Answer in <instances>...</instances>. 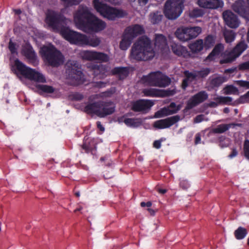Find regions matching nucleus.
<instances>
[{"label": "nucleus", "instance_id": "57", "mask_svg": "<svg viewBox=\"0 0 249 249\" xmlns=\"http://www.w3.org/2000/svg\"><path fill=\"white\" fill-rule=\"evenodd\" d=\"M8 47L12 54H14L17 53V48L16 47V44L10 41Z\"/></svg>", "mask_w": 249, "mask_h": 249}, {"label": "nucleus", "instance_id": "4", "mask_svg": "<svg viewBox=\"0 0 249 249\" xmlns=\"http://www.w3.org/2000/svg\"><path fill=\"white\" fill-rule=\"evenodd\" d=\"M94 8L103 17L109 20H114L117 18H121L126 15L122 10L118 9L107 5L100 0H93Z\"/></svg>", "mask_w": 249, "mask_h": 249}, {"label": "nucleus", "instance_id": "13", "mask_svg": "<svg viewBox=\"0 0 249 249\" xmlns=\"http://www.w3.org/2000/svg\"><path fill=\"white\" fill-rule=\"evenodd\" d=\"M208 98V94L205 90H201L192 96L186 104V108L191 109L202 103Z\"/></svg>", "mask_w": 249, "mask_h": 249}, {"label": "nucleus", "instance_id": "30", "mask_svg": "<svg viewBox=\"0 0 249 249\" xmlns=\"http://www.w3.org/2000/svg\"><path fill=\"white\" fill-rule=\"evenodd\" d=\"M224 45L221 43L216 44L212 51L209 53L206 58L208 61H213L216 56L218 55L224 50Z\"/></svg>", "mask_w": 249, "mask_h": 249}, {"label": "nucleus", "instance_id": "26", "mask_svg": "<svg viewBox=\"0 0 249 249\" xmlns=\"http://www.w3.org/2000/svg\"><path fill=\"white\" fill-rule=\"evenodd\" d=\"M171 48L173 52L178 56L187 58L190 56V53L187 48L180 45L174 43L171 46Z\"/></svg>", "mask_w": 249, "mask_h": 249}, {"label": "nucleus", "instance_id": "28", "mask_svg": "<svg viewBox=\"0 0 249 249\" xmlns=\"http://www.w3.org/2000/svg\"><path fill=\"white\" fill-rule=\"evenodd\" d=\"M209 80L210 87L214 89L218 88L223 83L226 82L227 78L225 76H213L210 77Z\"/></svg>", "mask_w": 249, "mask_h": 249}, {"label": "nucleus", "instance_id": "5", "mask_svg": "<svg viewBox=\"0 0 249 249\" xmlns=\"http://www.w3.org/2000/svg\"><path fill=\"white\" fill-rule=\"evenodd\" d=\"M16 69L24 77L31 81L37 83H46V79L44 75L36 70L27 67L18 59L15 60Z\"/></svg>", "mask_w": 249, "mask_h": 249}, {"label": "nucleus", "instance_id": "49", "mask_svg": "<svg viewBox=\"0 0 249 249\" xmlns=\"http://www.w3.org/2000/svg\"><path fill=\"white\" fill-rule=\"evenodd\" d=\"M243 150L244 156L249 160V140H245L244 143Z\"/></svg>", "mask_w": 249, "mask_h": 249}, {"label": "nucleus", "instance_id": "63", "mask_svg": "<svg viewBox=\"0 0 249 249\" xmlns=\"http://www.w3.org/2000/svg\"><path fill=\"white\" fill-rule=\"evenodd\" d=\"M141 206L142 207H150L152 206V203L150 201H148L147 202H142L140 204Z\"/></svg>", "mask_w": 249, "mask_h": 249}, {"label": "nucleus", "instance_id": "64", "mask_svg": "<svg viewBox=\"0 0 249 249\" xmlns=\"http://www.w3.org/2000/svg\"><path fill=\"white\" fill-rule=\"evenodd\" d=\"M97 128L100 129L101 131H104L105 130V128L101 124L100 121H97L96 123Z\"/></svg>", "mask_w": 249, "mask_h": 249}, {"label": "nucleus", "instance_id": "54", "mask_svg": "<svg viewBox=\"0 0 249 249\" xmlns=\"http://www.w3.org/2000/svg\"><path fill=\"white\" fill-rule=\"evenodd\" d=\"M239 102L241 104L249 103V91L239 97Z\"/></svg>", "mask_w": 249, "mask_h": 249}, {"label": "nucleus", "instance_id": "24", "mask_svg": "<svg viewBox=\"0 0 249 249\" xmlns=\"http://www.w3.org/2000/svg\"><path fill=\"white\" fill-rule=\"evenodd\" d=\"M154 44L155 48L160 52L168 48L166 38L161 34L155 35Z\"/></svg>", "mask_w": 249, "mask_h": 249}, {"label": "nucleus", "instance_id": "50", "mask_svg": "<svg viewBox=\"0 0 249 249\" xmlns=\"http://www.w3.org/2000/svg\"><path fill=\"white\" fill-rule=\"evenodd\" d=\"M64 4L68 7L72 5H78L82 0H61Z\"/></svg>", "mask_w": 249, "mask_h": 249}, {"label": "nucleus", "instance_id": "56", "mask_svg": "<svg viewBox=\"0 0 249 249\" xmlns=\"http://www.w3.org/2000/svg\"><path fill=\"white\" fill-rule=\"evenodd\" d=\"M107 83L103 82V81H99L94 82L93 83V87L97 88H104L106 86Z\"/></svg>", "mask_w": 249, "mask_h": 249}, {"label": "nucleus", "instance_id": "51", "mask_svg": "<svg viewBox=\"0 0 249 249\" xmlns=\"http://www.w3.org/2000/svg\"><path fill=\"white\" fill-rule=\"evenodd\" d=\"M235 83L240 87L249 89V81L240 80L236 81Z\"/></svg>", "mask_w": 249, "mask_h": 249}, {"label": "nucleus", "instance_id": "38", "mask_svg": "<svg viewBox=\"0 0 249 249\" xmlns=\"http://www.w3.org/2000/svg\"><path fill=\"white\" fill-rule=\"evenodd\" d=\"M215 37L214 36L209 35L204 39V46L206 49L211 48L215 43Z\"/></svg>", "mask_w": 249, "mask_h": 249}, {"label": "nucleus", "instance_id": "19", "mask_svg": "<svg viewBox=\"0 0 249 249\" xmlns=\"http://www.w3.org/2000/svg\"><path fill=\"white\" fill-rule=\"evenodd\" d=\"M179 110V108L177 107L174 102H172L169 106L166 108L164 107L156 112L154 115L155 118H158L176 113Z\"/></svg>", "mask_w": 249, "mask_h": 249}, {"label": "nucleus", "instance_id": "48", "mask_svg": "<svg viewBox=\"0 0 249 249\" xmlns=\"http://www.w3.org/2000/svg\"><path fill=\"white\" fill-rule=\"evenodd\" d=\"M238 89L233 85L227 86L225 88V93L227 94H236L238 93Z\"/></svg>", "mask_w": 249, "mask_h": 249}, {"label": "nucleus", "instance_id": "20", "mask_svg": "<svg viewBox=\"0 0 249 249\" xmlns=\"http://www.w3.org/2000/svg\"><path fill=\"white\" fill-rule=\"evenodd\" d=\"M100 117L103 118L114 112L115 106L113 105L112 102L100 101Z\"/></svg>", "mask_w": 249, "mask_h": 249}, {"label": "nucleus", "instance_id": "41", "mask_svg": "<svg viewBox=\"0 0 249 249\" xmlns=\"http://www.w3.org/2000/svg\"><path fill=\"white\" fill-rule=\"evenodd\" d=\"M109 60V56L104 53L96 52L95 60L100 62H107Z\"/></svg>", "mask_w": 249, "mask_h": 249}, {"label": "nucleus", "instance_id": "7", "mask_svg": "<svg viewBox=\"0 0 249 249\" xmlns=\"http://www.w3.org/2000/svg\"><path fill=\"white\" fill-rule=\"evenodd\" d=\"M143 83L154 87L164 88L171 83V79L160 71L150 73L147 75L143 76L142 78Z\"/></svg>", "mask_w": 249, "mask_h": 249}, {"label": "nucleus", "instance_id": "27", "mask_svg": "<svg viewBox=\"0 0 249 249\" xmlns=\"http://www.w3.org/2000/svg\"><path fill=\"white\" fill-rule=\"evenodd\" d=\"M100 101L89 103L87 105L85 108L84 111L89 114H95L100 117Z\"/></svg>", "mask_w": 249, "mask_h": 249}, {"label": "nucleus", "instance_id": "40", "mask_svg": "<svg viewBox=\"0 0 249 249\" xmlns=\"http://www.w3.org/2000/svg\"><path fill=\"white\" fill-rule=\"evenodd\" d=\"M124 123L128 126L138 127L141 124V122L137 118H127L124 120Z\"/></svg>", "mask_w": 249, "mask_h": 249}, {"label": "nucleus", "instance_id": "46", "mask_svg": "<svg viewBox=\"0 0 249 249\" xmlns=\"http://www.w3.org/2000/svg\"><path fill=\"white\" fill-rule=\"evenodd\" d=\"M203 11L199 8H195L189 12L190 17L193 18L201 17L203 15Z\"/></svg>", "mask_w": 249, "mask_h": 249}, {"label": "nucleus", "instance_id": "29", "mask_svg": "<svg viewBox=\"0 0 249 249\" xmlns=\"http://www.w3.org/2000/svg\"><path fill=\"white\" fill-rule=\"evenodd\" d=\"M231 126H238L241 127V124L231 123L229 124H220L218 125L216 127L212 129V132L213 133L221 134L223 133L228 130Z\"/></svg>", "mask_w": 249, "mask_h": 249}, {"label": "nucleus", "instance_id": "23", "mask_svg": "<svg viewBox=\"0 0 249 249\" xmlns=\"http://www.w3.org/2000/svg\"><path fill=\"white\" fill-rule=\"evenodd\" d=\"M198 5L204 8L216 9L223 6V2L221 0H198Z\"/></svg>", "mask_w": 249, "mask_h": 249}, {"label": "nucleus", "instance_id": "47", "mask_svg": "<svg viewBox=\"0 0 249 249\" xmlns=\"http://www.w3.org/2000/svg\"><path fill=\"white\" fill-rule=\"evenodd\" d=\"M210 71L211 70L209 68L202 69L200 71L196 72L197 77L202 78H205L210 73Z\"/></svg>", "mask_w": 249, "mask_h": 249}, {"label": "nucleus", "instance_id": "39", "mask_svg": "<svg viewBox=\"0 0 249 249\" xmlns=\"http://www.w3.org/2000/svg\"><path fill=\"white\" fill-rule=\"evenodd\" d=\"M36 88L45 93H53L55 91V89L53 87L47 85L38 84L36 86Z\"/></svg>", "mask_w": 249, "mask_h": 249}, {"label": "nucleus", "instance_id": "61", "mask_svg": "<svg viewBox=\"0 0 249 249\" xmlns=\"http://www.w3.org/2000/svg\"><path fill=\"white\" fill-rule=\"evenodd\" d=\"M238 155V152L236 148H233L231 153L229 155V158L232 159Z\"/></svg>", "mask_w": 249, "mask_h": 249}, {"label": "nucleus", "instance_id": "59", "mask_svg": "<svg viewBox=\"0 0 249 249\" xmlns=\"http://www.w3.org/2000/svg\"><path fill=\"white\" fill-rule=\"evenodd\" d=\"M204 120V115L200 114L197 115L194 119V123H199L203 121Z\"/></svg>", "mask_w": 249, "mask_h": 249}, {"label": "nucleus", "instance_id": "16", "mask_svg": "<svg viewBox=\"0 0 249 249\" xmlns=\"http://www.w3.org/2000/svg\"><path fill=\"white\" fill-rule=\"evenodd\" d=\"M233 10L245 18H249V9L243 0L236 1L232 5Z\"/></svg>", "mask_w": 249, "mask_h": 249}, {"label": "nucleus", "instance_id": "22", "mask_svg": "<svg viewBox=\"0 0 249 249\" xmlns=\"http://www.w3.org/2000/svg\"><path fill=\"white\" fill-rule=\"evenodd\" d=\"M91 69L95 77L99 76L100 78H104L108 74V66L107 65L93 64L91 65Z\"/></svg>", "mask_w": 249, "mask_h": 249}, {"label": "nucleus", "instance_id": "42", "mask_svg": "<svg viewBox=\"0 0 249 249\" xmlns=\"http://www.w3.org/2000/svg\"><path fill=\"white\" fill-rule=\"evenodd\" d=\"M96 51H86L83 52L82 57L87 60H95Z\"/></svg>", "mask_w": 249, "mask_h": 249}, {"label": "nucleus", "instance_id": "6", "mask_svg": "<svg viewBox=\"0 0 249 249\" xmlns=\"http://www.w3.org/2000/svg\"><path fill=\"white\" fill-rule=\"evenodd\" d=\"M66 73L67 79L71 80L73 86H78L85 82L84 75L76 61H69L67 63Z\"/></svg>", "mask_w": 249, "mask_h": 249}, {"label": "nucleus", "instance_id": "25", "mask_svg": "<svg viewBox=\"0 0 249 249\" xmlns=\"http://www.w3.org/2000/svg\"><path fill=\"white\" fill-rule=\"evenodd\" d=\"M112 75H117L120 80H124L128 76L129 71L128 67H116L111 71Z\"/></svg>", "mask_w": 249, "mask_h": 249}, {"label": "nucleus", "instance_id": "8", "mask_svg": "<svg viewBox=\"0 0 249 249\" xmlns=\"http://www.w3.org/2000/svg\"><path fill=\"white\" fill-rule=\"evenodd\" d=\"M66 18L61 13L53 10H48L45 19L47 25L55 31H61L66 22Z\"/></svg>", "mask_w": 249, "mask_h": 249}, {"label": "nucleus", "instance_id": "44", "mask_svg": "<svg viewBox=\"0 0 249 249\" xmlns=\"http://www.w3.org/2000/svg\"><path fill=\"white\" fill-rule=\"evenodd\" d=\"M238 56H236L235 53L232 50L224 59L220 60V63H229L233 61Z\"/></svg>", "mask_w": 249, "mask_h": 249}, {"label": "nucleus", "instance_id": "17", "mask_svg": "<svg viewBox=\"0 0 249 249\" xmlns=\"http://www.w3.org/2000/svg\"><path fill=\"white\" fill-rule=\"evenodd\" d=\"M144 94L146 96L149 97H160V96H168L173 95L174 93L173 90H160L156 89L149 88L144 89L143 91Z\"/></svg>", "mask_w": 249, "mask_h": 249}, {"label": "nucleus", "instance_id": "43", "mask_svg": "<svg viewBox=\"0 0 249 249\" xmlns=\"http://www.w3.org/2000/svg\"><path fill=\"white\" fill-rule=\"evenodd\" d=\"M238 56H236L235 53L232 50L224 59L220 60V63H229L233 61Z\"/></svg>", "mask_w": 249, "mask_h": 249}, {"label": "nucleus", "instance_id": "11", "mask_svg": "<svg viewBox=\"0 0 249 249\" xmlns=\"http://www.w3.org/2000/svg\"><path fill=\"white\" fill-rule=\"evenodd\" d=\"M60 33L71 44L81 46L82 43L86 42L85 35L71 30L69 27H63L61 30Z\"/></svg>", "mask_w": 249, "mask_h": 249}, {"label": "nucleus", "instance_id": "15", "mask_svg": "<svg viewBox=\"0 0 249 249\" xmlns=\"http://www.w3.org/2000/svg\"><path fill=\"white\" fill-rule=\"evenodd\" d=\"M180 119L178 115H175L164 119L156 121L154 124V127L158 129H164L170 127Z\"/></svg>", "mask_w": 249, "mask_h": 249}, {"label": "nucleus", "instance_id": "3", "mask_svg": "<svg viewBox=\"0 0 249 249\" xmlns=\"http://www.w3.org/2000/svg\"><path fill=\"white\" fill-rule=\"evenodd\" d=\"M40 53L44 60L52 67H57L64 62L63 55L53 45L43 46Z\"/></svg>", "mask_w": 249, "mask_h": 249}, {"label": "nucleus", "instance_id": "1", "mask_svg": "<svg viewBox=\"0 0 249 249\" xmlns=\"http://www.w3.org/2000/svg\"><path fill=\"white\" fill-rule=\"evenodd\" d=\"M74 20L78 28L84 32H99L103 30L106 23L94 16L89 8L83 5L78 7L74 14Z\"/></svg>", "mask_w": 249, "mask_h": 249}, {"label": "nucleus", "instance_id": "32", "mask_svg": "<svg viewBox=\"0 0 249 249\" xmlns=\"http://www.w3.org/2000/svg\"><path fill=\"white\" fill-rule=\"evenodd\" d=\"M247 45L244 40H241L233 49V53H235L236 56H239L247 48Z\"/></svg>", "mask_w": 249, "mask_h": 249}, {"label": "nucleus", "instance_id": "37", "mask_svg": "<svg viewBox=\"0 0 249 249\" xmlns=\"http://www.w3.org/2000/svg\"><path fill=\"white\" fill-rule=\"evenodd\" d=\"M149 17L150 22L153 24L159 23L162 18V15L159 11L151 13Z\"/></svg>", "mask_w": 249, "mask_h": 249}, {"label": "nucleus", "instance_id": "2", "mask_svg": "<svg viewBox=\"0 0 249 249\" xmlns=\"http://www.w3.org/2000/svg\"><path fill=\"white\" fill-rule=\"evenodd\" d=\"M154 56L155 52L152 47L151 40L145 36L140 37L131 49V58L137 61L151 60Z\"/></svg>", "mask_w": 249, "mask_h": 249}, {"label": "nucleus", "instance_id": "9", "mask_svg": "<svg viewBox=\"0 0 249 249\" xmlns=\"http://www.w3.org/2000/svg\"><path fill=\"white\" fill-rule=\"evenodd\" d=\"M184 0H167L164 5V13L170 19H175L182 12Z\"/></svg>", "mask_w": 249, "mask_h": 249}, {"label": "nucleus", "instance_id": "10", "mask_svg": "<svg viewBox=\"0 0 249 249\" xmlns=\"http://www.w3.org/2000/svg\"><path fill=\"white\" fill-rule=\"evenodd\" d=\"M201 32V28L199 27L182 26L177 29L175 35L179 40L185 42L196 38Z\"/></svg>", "mask_w": 249, "mask_h": 249}, {"label": "nucleus", "instance_id": "33", "mask_svg": "<svg viewBox=\"0 0 249 249\" xmlns=\"http://www.w3.org/2000/svg\"><path fill=\"white\" fill-rule=\"evenodd\" d=\"M132 39H130L129 36H128L124 33L122 40L120 43V48L122 50H126L130 46Z\"/></svg>", "mask_w": 249, "mask_h": 249}, {"label": "nucleus", "instance_id": "52", "mask_svg": "<svg viewBox=\"0 0 249 249\" xmlns=\"http://www.w3.org/2000/svg\"><path fill=\"white\" fill-rule=\"evenodd\" d=\"M70 98L72 101H79L84 98V96L80 93L75 92L70 96Z\"/></svg>", "mask_w": 249, "mask_h": 249}, {"label": "nucleus", "instance_id": "45", "mask_svg": "<svg viewBox=\"0 0 249 249\" xmlns=\"http://www.w3.org/2000/svg\"><path fill=\"white\" fill-rule=\"evenodd\" d=\"M214 100L215 101L218 102V103L223 105L229 104L232 101V98L229 96H218L215 98Z\"/></svg>", "mask_w": 249, "mask_h": 249}, {"label": "nucleus", "instance_id": "18", "mask_svg": "<svg viewBox=\"0 0 249 249\" xmlns=\"http://www.w3.org/2000/svg\"><path fill=\"white\" fill-rule=\"evenodd\" d=\"M144 33L143 27L139 24H134L127 27L124 30V33L129 36L130 39H133L137 36Z\"/></svg>", "mask_w": 249, "mask_h": 249}, {"label": "nucleus", "instance_id": "35", "mask_svg": "<svg viewBox=\"0 0 249 249\" xmlns=\"http://www.w3.org/2000/svg\"><path fill=\"white\" fill-rule=\"evenodd\" d=\"M223 36L226 42L230 43L234 40L236 34L232 30H225L223 33Z\"/></svg>", "mask_w": 249, "mask_h": 249}, {"label": "nucleus", "instance_id": "60", "mask_svg": "<svg viewBox=\"0 0 249 249\" xmlns=\"http://www.w3.org/2000/svg\"><path fill=\"white\" fill-rule=\"evenodd\" d=\"M201 142V135L200 133L196 134L195 139V144L196 145L200 143Z\"/></svg>", "mask_w": 249, "mask_h": 249}, {"label": "nucleus", "instance_id": "36", "mask_svg": "<svg viewBox=\"0 0 249 249\" xmlns=\"http://www.w3.org/2000/svg\"><path fill=\"white\" fill-rule=\"evenodd\" d=\"M248 231L246 229L239 227L234 232L235 237L237 240H242L244 239L247 235Z\"/></svg>", "mask_w": 249, "mask_h": 249}, {"label": "nucleus", "instance_id": "12", "mask_svg": "<svg viewBox=\"0 0 249 249\" xmlns=\"http://www.w3.org/2000/svg\"><path fill=\"white\" fill-rule=\"evenodd\" d=\"M154 105L153 101L147 99H139L131 104V109L136 112L147 113Z\"/></svg>", "mask_w": 249, "mask_h": 249}, {"label": "nucleus", "instance_id": "14", "mask_svg": "<svg viewBox=\"0 0 249 249\" xmlns=\"http://www.w3.org/2000/svg\"><path fill=\"white\" fill-rule=\"evenodd\" d=\"M225 24L231 28H237L240 24V20L237 15L230 10H226L222 14Z\"/></svg>", "mask_w": 249, "mask_h": 249}, {"label": "nucleus", "instance_id": "58", "mask_svg": "<svg viewBox=\"0 0 249 249\" xmlns=\"http://www.w3.org/2000/svg\"><path fill=\"white\" fill-rule=\"evenodd\" d=\"M162 141L163 140L162 138L160 140L155 141L153 144V147L158 149H160L161 147V143Z\"/></svg>", "mask_w": 249, "mask_h": 249}, {"label": "nucleus", "instance_id": "21", "mask_svg": "<svg viewBox=\"0 0 249 249\" xmlns=\"http://www.w3.org/2000/svg\"><path fill=\"white\" fill-rule=\"evenodd\" d=\"M22 53L31 63L34 65L37 63L36 54L30 44H26L22 50Z\"/></svg>", "mask_w": 249, "mask_h": 249}, {"label": "nucleus", "instance_id": "53", "mask_svg": "<svg viewBox=\"0 0 249 249\" xmlns=\"http://www.w3.org/2000/svg\"><path fill=\"white\" fill-rule=\"evenodd\" d=\"M184 74L186 77L185 79H187L189 81L190 79H191V81H193L196 79L197 77L196 73H194L191 72H190L188 71H184Z\"/></svg>", "mask_w": 249, "mask_h": 249}, {"label": "nucleus", "instance_id": "34", "mask_svg": "<svg viewBox=\"0 0 249 249\" xmlns=\"http://www.w3.org/2000/svg\"><path fill=\"white\" fill-rule=\"evenodd\" d=\"M86 42L82 43V46L89 45L93 47L98 46L100 43V40L97 37H88L85 35Z\"/></svg>", "mask_w": 249, "mask_h": 249}, {"label": "nucleus", "instance_id": "55", "mask_svg": "<svg viewBox=\"0 0 249 249\" xmlns=\"http://www.w3.org/2000/svg\"><path fill=\"white\" fill-rule=\"evenodd\" d=\"M240 71L249 70V61L242 63L238 65Z\"/></svg>", "mask_w": 249, "mask_h": 249}, {"label": "nucleus", "instance_id": "62", "mask_svg": "<svg viewBox=\"0 0 249 249\" xmlns=\"http://www.w3.org/2000/svg\"><path fill=\"white\" fill-rule=\"evenodd\" d=\"M189 80L187 79L184 78L182 82L181 87L183 89H185L188 86Z\"/></svg>", "mask_w": 249, "mask_h": 249}, {"label": "nucleus", "instance_id": "31", "mask_svg": "<svg viewBox=\"0 0 249 249\" xmlns=\"http://www.w3.org/2000/svg\"><path fill=\"white\" fill-rule=\"evenodd\" d=\"M189 47L193 53H198L201 51L204 47L203 41L202 39L196 40L190 44Z\"/></svg>", "mask_w": 249, "mask_h": 249}]
</instances>
